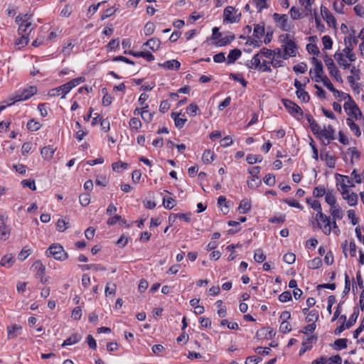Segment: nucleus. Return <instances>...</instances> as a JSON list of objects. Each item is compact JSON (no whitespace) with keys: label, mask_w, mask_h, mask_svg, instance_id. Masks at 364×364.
Segmentation results:
<instances>
[{"label":"nucleus","mask_w":364,"mask_h":364,"mask_svg":"<svg viewBox=\"0 0 364 364\" xmlns=\"http://www.w3.org/2000/svg\"><path fill=\"white\" fill-rule=\"evenodd\" d=\"M282 43L281 48L284 50L286 56L288 58L295 57L297 53V46L293 37L289 34H282L279 36Z\"/></svg>","instance_id":"f257e3e1"},{"label":"nucleus","mask_w":364,"mask_h":364,"mask_svg":"<svg viewBox=\"0 0 364 364\" xmlns=\"http://www.w3.org/2000/svg\"><path fill=\"white\" fill-rule=\"evenodd\" d=\"M343 109L347 115L346 121H358L364 120V116L354 100L350 102H344Z\"/></svg>","instance_id":"f03ea898"},{"label":"nucleus","mask_w":364,"mask_h":364,"mask_svg":"<svg viewBox=\"0 0 364 364\" xmlns=\"http://www.w3.org/2000/svg\"><path fill=\"white\" fill-rule=\"evenodd\" d=\"M268 60L267 58L253 56L245 65L250 69L257 70L262 73H271L270 61Z\"/></svg>","instance_id":"7ed1b4c3"},{"label":"nucleus","mask_w":364,"mask_h":364,"mask_svg":"<svg viewBox=\"0 0 364 364\" xmlns=\"http://www.w3.org/2000/svg\"><path fill=\"white\" fill-rule=\"evenodd\" d=\"M31 14H19L16 17V22L18 23V34L29 36L33 28L31 27Z\"/></svg>","instance_id":"20e7f679"},{"label":"nucleus","mask_w":364,"mask_h":364,"mask_svg":"<svg viewBox=\"0 0 364 364\" xmlns=\"http://www.w3.org/2000/svg\"><path fill=\"white\" fill-rule=\"evenodd\" d=\"M46 255L52 256L55 259L61 262L66 260L68 257V255L63 247L58 243L52 244L47 250Z\"/></svg>","instance_id":"39448f33"},{"label":"nucleus","mask_w":364,"mask_h":364,"mask_svg":"<svg viewBox=\"0 0 364 364\" xmlns=\"http://www.w3.org/2000/svg\"><path fill=\"white\" fill-rule=\"evenodd\" d=\"M314 218L317 228L321 230L325 235H329L331 234V228L329 226L331 217L327 216L324 213H319L316 214Z\"/></svg>","instance_id":"423d86ee"},{"label":"nucleus","mask_w":364,"mask_h":364,"mask_svg":"<svg viewBox=\"0 0 364 364\" xmlns=\"http://www.w3.org/2000/svg\"><path fill=\"white\" fill-rule=\"evenodd\" d=\"M276 26L284 31H291L294 28L293 22L286 14H274L273 15Z\"/></svg>","instance_id":"0eeeda50"},{"label":"nucleus","mask_w":364,"mask_h":364,"mask_svg":"<svg viewBox=\"0 0 364 364\" xmlns=\"http://www.w3.org/2000/svg\"><path fill=\"white\" fill-rule=\"evenodd\" d=\"M37 92V88L35 86H30L28 88L23 90H18L13 98V103L15 102L24 101L29 99L34 95ZM12 102L10 104L11 105Z\"/></svg>","instance_id":"6e6552de"},{"label":"nucleus","mask_w":364,"mask_h":364,"mask_svg":"<svg viewBox=\"0 0 364 364\" xmlns=\"http://www.w3.org/2000/svg\"><path fill=\"white\" fill-rule=\"evenodd\" d=\"M336 179L337 183L338 190L343 191L345 190H349V188L354 187L355 184L353 181L348 176L341 175L337 173L336 175Z\"/></svg>","instance_id":"1a4fd4ad"},{"label":"nucleus","mask_w":364,"mask_h":364,"mask_svg":"<svg viewBox=\"0 0 364 364\" xmlns=\"http://www.w3.org/2000/svg\"><path fill=\"white\" fill-rule=\"evenodd\" d=\"M283 105L290 114L294 117L300 118L303 115L301 109L299 105L293 102L290 100H282Z\"/></svg>","instance_id":"9d476101"},{"label":"nucleus","mask_w":364,"mask_h":364,"mask_svg":"<svg viewBox=\"0 0 364 364\" xmlns=\"http://www.w3.org/2000/svg\"><path fill=\"white\" fill-rule=\"evenodd\" d=\"M358 316V312L354 311L352 315L350 316L348 321H343V323L338 326L335 331L334 333L336 335H340L343 331L346 329L350 328L352 326L355 324L356 322V320Z\"/></svg>","instance_id":"9b49d317"},{"label":"nucleus","mask_w":364,"mask_h":364,"mask_svg":"<svg viewBox=\"0 0 364 364\" xmlns=\"http://www.w3.org/2000/svg\"><path fill=\"white\" fill-rule=\"evenodd\" d=\"M342 198L347 202L350 206H355L358 203V196L356 193L350 190L340 191Z\"/></svg>","instance_id":"f8f14e48"},{"label":"nucleus","mask_w":364,"mask_h":364,"mask_svg":"<svg viewBox=\"0 0 364 364\" xmlns=\"http://www.w3.org/2000/svg\"><path fill=\"white\" fill-rule=\"evenodd\" d=\"M224 19L230 23H235L240 20V14L232 6H228L224 10Z\"/></svg>","instance_id":"ddd939ff"},{"label":"nucleus","mask_w":364,"mask_h":364,"mask_svg":"<svg viewBox=\"0 0 364 364\" xmlns=\"http://www.w3.org/2000/svg\"><path fill=\"white\" fill-rule=\"evenodd\" d=\"M321 14L323 18L328 23V26L332 27V28H336V20L327 7L321 5Z\"/></svg>","instance_id":"4468645a"},{"label":"nucleus","mask_w":364,"mask_h":364,"mask_svg":"<svg viewBox=\"0 0 364 364\" xmlns=\"http://www.w3.org/2000/svg\"><path fill=\"white\" fill-rule=\"evenodd\" d=\"M6 218L3 215H0V240L5 241L9 239L11 230L6 225Z\"/></svg>","instance_id":"2eb2a0df"},{"label":"nucleus","mask_w":364,"mask_h":364,"mask_svg":"<svg viewBox=\"0 0 364 364\" xmlns=\"http://www.w3.org/2000/svg\"><path fill=\"white\" fill-rule=\"evenodd\" d=\"M7 339L12 340L21 334L22 327L18 324H11L6 328Z\"/></svg>","instance_id":"dca6fc26"},{"label":"nucleus","mask_w":364,"mask_h":364,"mask_svg":"<svg viewBox=\"0 0 364 364\" xmlns=\"http://www.w3.org/2000/svg\"><path fill=\"white\" fill-rule=\"evenodd\" d=\"M333 58L338 65L343 69H348L350 68L351 62H350V60H348L346 55L340 53V52H336L333 55Z\"/></svg>","instance_id":"f3484780"},{"label":"nucleus","mask_w":364,"mask_h":364,"mask_svg":"<svg viewBox=\"0 0 364 364\" xmlns=\"http://www.w3.org/2000/svg\"><path fill=\"white\" fill-rule=\"evenodd\" d=\"M328 90L333 92L334 97L339 101L343 100L345 102H350V101L353 100L350 95L335 89L333 85L332 88H328Z\"/></svg>","instance_id":"a211bd4d"},{"label":"nucleus","mask_w":364,"mask_h":364,"mask_svg":"<svg viewBox=\"0 0 364 364\" xmlns=\"http://www.w3.org/2000/svg\"><path fill=\"white\" fill-rule=\"evenodd\" d=\"M311 63L314 65V68H311L310 70V75L324 73L323 64L320 60H318L316 57H313L311 58Z\"/></svg>","instance_id":"6ab92c4d"},{"label":"nucleus","mask_w":364,"mask_h":364,"mask_svg":"<svg viewBox=\"0 0 364 364\" xmlns=\"http://www.w3.org/2000/svg\"><path fill=\"white\" fill-rule=\"evenodd\" d=\"M66 87V83L64 85L58 87L56 88L52 89L48 92V95L50 97H58L61 96V98H65L66 95L70 92L69 89L64 88Z\"/></svg>","instance_id":"aec40b11"},{"label":"nucleus","mask_w":364,"mask_h":364,"mask_svg":"<svg viewBox=\"0 0 364 364\" xmlns=\"http://www.w3.org/2000/svg\"><path fill=\"white\" fill-rule=\"evenodd\" d=\"M311 77L316 82H321L327 89L332 88L331 82L324 73L318 75H311Z\"/></svg>","instance_id":"412c9836"},{"label":"nucleus","mask_w":364,"mask_h":364,"mask_svg":"<svg viewBox=\"0 0 364 364\" xmlns=\"http://www.w3.org/2000/svg\"><path fill=\"white\" fill-rule=\"evenodd\" d=\"M335 130L331 125L324 127L320 132L319 137L324 138L329 142L331 140L334 139Z\"/></svg>","instance_id":"4be33fe9"},{"label":"nucleus","mask_w":364,"mask_h":364,"mask_svg":"<svg viewBox=\"0 0 364 364\" xmlns=\"http://www.w3.org/2000/svg\"><path fill=\"white\" fill-rule=\"evenodd\" d=\"M55 151L56 149L54 148L53 146L49 145L44 146L41 150V154L42 157L44 159V160L50 161L53 158Z\"/></svg>","instance_id":"5701e85b"},{"label":"nucleus","mask_w":364,"mask_h":364,"mask_svg":"<svg viewBox=\"0 0 364 364\" xmlns=\"http://www.w3.org/2000/svg\"><path fill=\"white\" fill-rule=\"evenodd\" d=\"M15 257L12 254L4 255L0 260V265L5 268H11L15 262Z\"/></svg>","instance_id":"b1692460"},{"label":"nucleus","mask_w":364,"mask_h":364,"mask_svg":"<svg viewBox=\"0 0 364 364\" xmlns=\"http://www.w3.org/2000/svg\"><path fill=\"white\" fill-rule=\"evenodd\" d=\"M353 48L350 45H348L346 46L343 50H338L336 52H340V53L346 55V57L350 60V62H355L356 60V56L353 53Z\"/></svg>","instance_id":"393cba45"},{"label":"nucleus","mask_w":364,"mask_h":364,"mask_svg":"<svg viewBox=\"0 0 364 364\" xmlns=\"http://www.w3.org/2000/svg\"><path fill=\"white\" fill-rule=\"evenodd\" d=\"M329 213L331 218L336 220H341L343 218L344 213L339 205L329 208Z\"/></svg>","instance_id":"a878e982"},{"label":"nucleus","mask_w":364,"mask_h":364,"mask_svg":"<svg viewBox=\"0 0 364 364\" xmlns=\"http://www.w3.org/2000/svg\"><path fill=\"white\" fill-rule=\"evenodd\" d=\"M159 66L167 70H178L180 68L181 63L176 60H171L163 63H159Z\"/></svg>","instance_id":"bb28decb"},{"label":"nucleus","mask_w":364,"mask_h":364,"mask_svg":"<svg viewBox=\"0 0 364 364\" xmlns=\"http://www.w3.org/2000/svg\"><path fill=\"white\" fill-rule=\"evenodd\" d=\"M31 269L36 272V277L42 276V274H45L46 273V267L40 260L34 262Z\"/></svg>","instance_id":"cd10ccee"},{"label":"nucleus","mask_w":364,"mask_h":364,"mask_svg":"<svg viewBox=\"0 0 364 364\" xmlns=\"http://www.w3.org/2000/svg\"><path fill=\"white\" fill-rule=\"evenodd\" d=\"M316 340V337L311 336L302 342V346L299 350V355H303L305 352L312 348V343Z\"/></svg>","instance_id":"c85d7f7f"},{"label":"nucleus","mask_w":364,"mask_h":364,"mask_svg":"<svg viewBox=\"0 0 364 364\" xmlns=\"http://www.w3.org/2000/svg\"><path fill=\"white\" fill-rule=\"evenodd\" d=\"M82 336L79 333H73L69 338L65 339L62 344V347H65L66 346H72L79 343L82 339Z\"/></svg>","instance_id":"c756f323"},{"label":"nucleus","mask_w":364,"mask_h":364,"mask_svg":"<svg viewBox=\"0 0 364 364\" xmlns=\"http://www.w3.org/2000/svg\"><path fill=\"white\" fill-rule=\"evenodd\" d=\"M359 156V152L355 147H350L346 152V160L349 159L351 163H353L354 160L358 159Z\"/></svg>","instance_id":"7c9ffc66"},{"label":"nucleus","mask_w":364,"mask_h":364,"mask_svg":"<svg viewBox=\"0 0 364 364\" xmlns=\"http://www.w3.org/2000/svg\"><path fill=\"white\" fill-rule=\"evenodd\" d=\"M326 203L331 207L336 206L338 204L336 202V198L333 190H328L327 193L325 196Z\"/></svg>","instance_id":"2f4dec72"},{"label":"nucleus","mask_w":364,"mask_h":364,"mask_svg":"<svg viewBox=\"0 0 364 364\" xmlns=\"http://www.w3.org/2000/svg\"><path fill=\"white\" fill-rule=\"evenodd\" d=\"M356 121H346V124L348 126L351 132L356 136L360 137L361 136V130L358 124L355 123Z\"/></svg>","instance_id":"473e14b6"},{"label":"nucleus","mask_w":364,"mask_h":364,"mask_svg":"<svg viewBox=\"0 0 364 364\" xmlns=\"http://www.w3.org/2000/svg\"><path fill=\"white\" fill-rule=\"evenodd\" d=\"M264 26L263 23L255 24L253 31V36L257 39H262L264 35Z\"/></svg>","instance_id":"72a5a7b5"},{"label":"nucleus","mask_w":364,"mask_h":364,"mask_svg":"<svg viewBox=\"0 0 364 364\" xmlns=\"http://www.w3.org/2000/svg\"><path fill=\"white\" fill-rule=\"evenodd\" d=\"M128 54L132 55L134 57H141L145 58L147 61H153L154 60V56L149 52H134L129 51Z\"/></svg>","instance_id":"f704fd0d"},{"label":"nucleus","mask_w":364,"mask_h":364,"mask_svg":"<svg viewBox=\"0 0 364 364\" xmlns=\"http://www.w3.org/2000/svg\"><path fill=\"white\" fill-rule=\"evenodd\" d=\"M251 208V202L245 198L241 200L238 207V211L240 214L247 213Z\"/></svg>","instance_id":"c9c22d12"},{"label":"nucleus","mask_w":364,"mask_h":364,"mask_svg":"<svg viewBox=\"0 0 364 364\" xmlns=\"http://www.w3.org/2000/svg\"><path fill=\"white\" fill-rule=\"evenodd\" d=\"M144 45L148 46L151 50L156 51L160 48L161 41L159 38H152L147 41Z\"/></svg>","instance_id":"e433bc0d"},{"label":"nucleus","mask_w":364,"mask_h":364,"mask_svg":"<svg viewBox=\"0 0 364 364\" xmlns=\"http://www.w3.org/2000/svg\"><path fill=\"white\" fill-rule=\"evenodd\" d=\"M306 201L312 209L316 211V214L323 213L321 205L319 201L311 198H306Z\"/></svg>","instance_id":"4c0bfd02"},{"label":"nucleus","mask_w":364,"mask_h":364,"mask_svg":"<svg viewBox=\"0 0 364 364\" xmlns=\"http://www.w3.org/2000/svg\"><path fill=\"white\" fill-rule=\"evenodd\" d=\"M179 115H180L179 113L173 112L171 114V118L174 120L176 127L177 128L181 129L184 126V124L187 122V119L180 118Z\"/></svg>","instance_id":"58836bf2"},{"label":"nucleus","mask_w":364,"mask_h":364,"mask_svg":"<svg viewBox=\"0 0 364 364\" xmlns=\"http://www.w3.org/2000/svg\"><path fill=\"white\" fill-rule=\"evenodd\" d=\"M253 56L259 57V58H267L269 60H271L273 56V50L263 48H262L259 52H258L257 54L254 55Z\"/></svg>","instance_id":"ea45409f"},{"label":"nucleus","mask_w":364,"mask_h":364,"mask_svg":"<svg viewBox=\"0 0 364 364\" xmlns=\"http://www.w3.org/2000/svg\"><path fill=\"white\" fill-rule=\"evenodd\" d=\"M85 81V77L81 76V77H76L75 79L71 80L68 82H67L66 87L65 88L69 89V90L70 91L73 88L75 87L76 86H77L78 85H80V83H82Z\"/></svg>","instance_id":"a19ab883"},{"label":"nucleus","mask_w":364,"mask_h":364,"mask_svg":"<svg viewBox=\"0 0 364 364\" xmlns=\"http://www.w3.org/2000/svg\"><path fill=\"white\" fill-rule=\"evenodd\" d=\"M314 1V0H299L305 15H309L311 12V6Z\"/></svg>","instance_id":"79ce46f5"},{"label":"nucleus","mask_w":364,"mask_h":364,"mask_svg":"<svg viewBox=\"0 0 364 364\" xmlns=\"http://www.w3.org/2000/svg\"><path fill=\"white\" fill-rule=\"evenodd\" d=\"M241 55V51L238 49L230 50L228 55V64L233 63Z\"/></svg>","instance_id":"37998d69"},{"label":"nucleus","mask_w":364,"mask_h":364,"mask_svg":"<svg viewBox=\"0 0 364 364\" xmlns=\"http://www.w3.org/2000/svg\"><path fill=\"white\" fill-rule=\"evenodd\" d=\"M129 126L131 130L137 132L142 127V123L138 118L132 117L129 120Z\"/></svg>","instance_id":"c03bdc74"},{"label":"nucleus","mask_w":364,"mask_h":364,"mask_svg":"<svg viewBox=\"0 0 364 364\" xmlns=\"http://www.w3.org/2000/svg\"><path fill=\"white\" fill-rule=\"evenodd\" d=\"M20 37L15 41V46L18 48L26 46L29 41V36L26 35H19Z\"/></svg>","instance_id":"a18cd8bd"},{"label":"nucleus","mask_w":364,"mask_h":364,"mask_svg":"<svg viewBox=\"0 0 364 364\" xmlns=\"http://www.w3.org/2000/svg\"><path fill=\"white\" fill-rule=\"evenodd\" d=\"M323 60L327 68L328 71L336 67L333 59L331 56L328 55L326 53L323 54Z\"/></svg>","instance_id":"49530a36"},{"label":"nucleus","mask_w":364,"mask_h":364,"mask_svg":"<svg viewBox=\"0 0 364 364\" xmlns=\"http://www.w3.org/2000/svg\"><path fill=\"white\" fill-rule=\"evenodd\" d=\"M344 43L345 46L350 45L353 48V45H356L358 43V38L355 36L354 31L345 37Z\"/></svg>","instance_id":"de8ad7c7"},{"label":"nucleus","mask_w":364,"mask_h":364,"mask_svg":"<svg viewBox=\"0 0 364 364\" xmlns=\"http://www.w3.org/2000/svg\"><path fill=\"white\" fill-rule=\"evenodd\" d=\"M312 193L314 198H321L326 196L327 191L323 186H318L314 188Z\"/></svg>","instance_id":"09e8293b"},{"label":"nucleus","mask_w":364,"mask_h":364,"mask_svg":"<svg viewBox=\"0 0 364 364\" xmlns=\"http://www.w3.org/2000/svg\"><path fill=\"white\" fill-rule=\"evenodd\" d=\"M344 2L341 0L339 1L338 0H336L333 2V9L338 14H344Z\"/></svg>","instance_id":"8fccbe9b"},{"label":"nucleus","mask_w":364,"mask_h":364,"mask_svg":"<svg viewBox=\"0 0 364 364\" xmlns=\"http://www.w3.org/2000/svg\"><path fill=\"white\" fill-rule=\"evenodd\" d=\"M215 154L210 150H205L202 156V160L205 164H210L214 160Z\"/></svg>","instance_id":"3c124183"},{"label":"nucleus","mask_w":364,"mask_h":364,"mask_svg":"<svg viewBox=\"0 0 364 364\" xmlns=\"http://www.w3.org/2000/svg\"><path fill=\"white\" fill-rule=\"evenodd\" d=\"M296 97L302 102H307L310 100L309 95L305 91L304 88L296 91Z\"/></svg>","instance_id":"603ef678"},{"label":"nucleus","mask_w":364,"mask_h":364,"mask_svg":"<svg viewBox=\"0 0 364 364\" xmlns=\"http://www.w3.org/2000/svg\"><path fill=\"white\" fill-rule=\"evenodd\" d=\"M328 73H329L330 76L331 77H333L336 82H340V83L343 82L342 77H341L340 71L337 67H336L333 69L330 70L328 71Z\"/></svg>","instance_id":"864d4df0"},{"label":"nucleus","mask_w":364,"mask_h":364,"mask_svg":"<svg viewBox=\"0 0 364 364\" xmlns=\"http://www.w3.org/2000/svg\"><path fill=\"white\" fill-rule=\"evenodd\" d=\"M41 124L34 119H31L27 123V129L31 132H36L40 129Z\"/></svg>","instance_id":"5fc2aeb1"},{"label":"nucleus","mask_w":364,"mask_h":364,"mask_svg":"<svg viewBox=\"0 0 364 364\" xmlns=\"http://www.w3.org/2000/svg\"><path fill=\"white\" fill-rule=\"evenodd\" d=\"M128 168V164L122 161H117L112 164V170L114 171L119 172Z\"/></svg>","instance_id":"6e6d98bb"},{"label":"nucleus","mask_w":364,"mask_h":364,"mask_svg":"<svg viewBox=\"0 0 364 364\" xmlns=\"http://www.w3.org/2000/svg\"><path fill=\"white\" fill-rule=\"evenodd\" d=\"M318 319V312L316 310H312L307 314L306 317V320L307 322H311L315 323V322Z\"/></svg>","instance_id":"4d7b16f0"},{"label":"nucleus","mask_w":364,"mask_h":364,"mask_svg":"<svg viewBox=\"0 0 364 364\" xmlns=\"http://www.w3.org/2000/svg\"><path fill=\"white\" fill-rule=\"evenodd\" d=\"M261 181L259 180V177H251L247 180V186L251 189H255L259 186Z\"/></svg>","instance_id":"13d9d810"},{"label":"nucleus","mask_w":364,"mask_h":364,"mask_svg":"<svg viewBox=\"0 0 364 364\" xmlns=\"http://www.w3.org/2000/svg\"><path fill=\"white\" fill-rule=\"evenodd\" d=\"M266 259L263 251L261 249H257L255 252L254 259L256 262L261 263Z\"/></svg>","instance_id":"bf43d9fd"},{"label":"nucleus","mask_w":364,"mask_h":364,"mask_svg":"<svg viewBox=\"0 0 364 364\" xmlns=\"http://www.w3.org/2000/svg\"><path fill=\"white\" fill-rule=\"evenodd\" d=\"M322 264V261L319 257H315L311 259L308 263V267L312 269H316L319 268Z\"/></svg>","instance_id":"052dcab7"},{"label":"nucleus","mask_w":364,"mask_h":364,"mask_svg":"<svg viewBox=\"0 0 364 364\" xmlns=\"http://www.w3.org/2000/svg\"><path fill=\"white\" fill-rule=\"evenodd\" d=\"M163 204L165 208L171 210L176 205V201L171 197L164 198Z\"/></svg>","instance_id":"680f3d73"},{"label":"nucleus","mask_w":364,"mask_h":364,"mask_svg":"<svg viewBox=\"0 0 364 364\" xmlns=\"http://www.w3.org/2000/svg\"><path fill=\"white\" fill-rule=\"evenodd\" d=\"M321 40H322V44L323 46L324 49L330 50L332 48L333 41L329 36H327V35L324 36Z\"/></svg>","instance_id":"e2e57ef3"},{"label":"nucleus","mask_w":364,"mask_h":364,"mask_svg":"<svg viewBox=\"0 0 364 364\" xmlns=\"http://www.w3.org/2000/svg\"><path fill=\"white\" fill-rule=\"evenodd\" d=\"M117 287L115 284L108 283L105 287V296L114 295L116 293Z\"/></svg>","instance_id":"0e129e2a"},{"label":"nucleus","mask_w":364,"mask_h":364,"mask_svg":"<svg viewBox=\"0 0 364 364\" xmlns=\"http://www.w3.org/2000/svg\"><path fill=\"white\" fill-rule=\"evenodd\" d=\"M264 183L269 186H273L276 183L275 177L274 175L268 173L263 178Z\"/></svg>","instance_id":"69168bd1"},{"label":"nucleus","mask_w":364,"mask_h":364,"mask_svg":"<svg viewBox=\"0 0 364 364\" xmlns=\"http://www.w3.org/2000/svg\"><path fill=\"white\" fill-rule=\"evenodd\" d=\"M155 31V25L152 22H148L146 23L144 31L146 36L151 35Z\"/></svg>","instance_id":"338daca9"},{"label":"nucleus","mask_w":364,"mask_h":364,"mask_svg":"<svg viewBox=\"0 0 364 364\" xmlns=\"http://www.w3.org/2000/svg\"><path fill=\"white\" fill-rule=\"evenodd\" d=\"M262 160V158L259 155L250 154L246 158L247 162L250 164H254L257 162H261Z\"/></svg>","instance_id":"774afa93"}]
</instances>
